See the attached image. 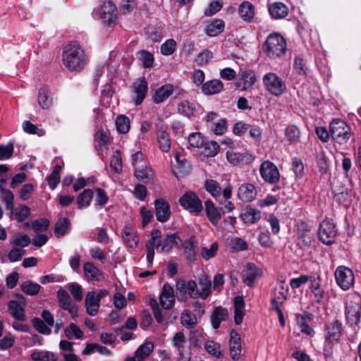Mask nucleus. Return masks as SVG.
<instances>
[{"label":"nucleus","instance_id":"f257e3e1","mask_svg":"<svg viewBox=\"0 0 361 361\" xmlns=\"http://www.w3.org/2000/svg\"><path fill=\"white\" fill-rule=\"evenodd\" d=\"M62 59L64 66L71 72L82 71L88 61L85 50L77 42H71L64 47Z\"/></svg>","mask_w":361,"mask_h":361},{"label":"nucleus","instance_id":"f03ea898","mask_svg":"<svg viewBox=\"0 0 361 361\" xmlns=\"http://www.w3.org/2000/svg\"><path fill=\"white\" fill-rule=\"evenodd\" d=\"M287 46L284 37L279 33H271L262 44L264 53L271 59L281 58L286 51Z\"/></svg>","mask_w":361,"mask_h":361},{"label":"nucleus","instance_id":"7ed1b4c3","mask_svg":"<svg viewBox=\"0 0 361 361\" xmlns=\"http://www.w3.org/2000/svg\"><path fill=\"white\" fill-rule=\"evenodd\" d=\"M262 84L265 90L276 97L287 92L286 82L275 72L266 73L262 77Z\"/></svg>","mask_w":361,"mask_h":361},{"label":"nucleus","instance_id":"20e7f679","mask_svg":"<svg viewBox=\"0 0 361 361\" xmlns=\"http://www.w3.org/2000/svg\"><path fill=\"white\" fill-rule=\"evenodd\" d=\"M94 14L108 26L114 25L117 19V9L111 0H102Z\"/></svg>","mask_w":361,"mask_h":361},{"label":"nucleus","instance_id":"39448f33","mask_svg":"<svg viewBox=\"0 0 361 361\" xmlns=\"http://www.w3.org/2000/svg\"><path fill=\"white\" fill-rule=\"evenodd\" d=\"M331 138L339 145L348 142L350 136V128L348 124L340 119H334L329 125Z\"/></svg>","mask_w":361,"mask_h":361},{"label":"nucleus","instance_id":"423d86ee","mask_svg":"<svg viewBox=\"0 0 361 361\" xmlns=\"http://www.w3.org/2000/svg\"><path fill=\"white\" fill-rule=\"evenodd\" d=\"M345 314L348 324L355 330L361 317V298L359 295L353 296L347 302Z\"/></svg>","mask_w":361,"mask_h":361},{"label":"nucleus","instance_id":"0eeeda50","mask_svg":"<svg viewBox=\"0 0 361 361\" xmlns=\"http://www.w3.org/2000/svg\"><path fill=\"white\" fill-rule=\"evenodd\" d=\"M179 203L182 207L191 214H199L203 209L202 201L193 192H185L179 199Z\"/></svg>","mask_w":361,"mask_h":361},{"label":"nucleus","instance_id":"6e6552de","mask_svg":"<svg viewBox=\"0 0 361 361\" xmlns=\"http://www.w3.org/2000/svg\"><path fill=\"white\" fill-rule=\"evenodd\" d=\"M337 285L343 290H347L354 284L353 271L345 266H339L334 273Z\"/></svg>","mask_w":361,"mask_h":361},{"label":"nucleus","instance_id":"1a4fd4ad","mask_svg":"<svg viewBox=\"0 0 361 361\" xmlns=\"http://www.w3.org/2000/svg\"><path fill=\"white\" fill-rule=\"evenodd\" d=\"M259 173L262 179L269 184L277 183L280 180V173L277 166L269 160L261 164Z\"/></svg>","mask_w":361,"mask_h":361},{"label":"nucleus","instance_id":"9d476101","mask_svg":"<svg viewBox=\"0 0 361 361\" xmlns=\"http://www.w3.org/2000/svg\"><path fill=\"white\" fill-rule=\"evenodd\" d=\"M325 340L329 344L337 343L340 341L343 324L338 320L334 319L331 322H327L325 324Z\"/></svg>","mask_w":361,"mask_h":361},{"label":"nucleus","instance_id":"9b49d317","mask_svg":"<svg viewBox=\"0 0 361 361\" xmlns=\"http://www.w3.org/2000/svg\"><path fill=\"white\" fill-rule=\"evenodd\" d=\"M263 271L253 263H247L242 271L243 282L249 287H254L255 281L262 277Z\"/></svg>","mask_w":361,"mask_h":361},{"label":"nucleus","instance_id":"f8f14e48","mask_svg":"<svg viewBox=\"0 0 361 361\" xmlns=\"http://www.w3.org/2000/svg\"><path fill=\"white\" fill-rule=\"evenodd\" d=\"M288 288L285 284L283 279H278L276 285L273 290L271 307L281 306L287 299Z\"/></svg>","mask_w":361,"mask_h":361},{"label":"nucleus","instance_id":"ddd939ff","mask_svg":"<svg viewBox=\"0 0 361 361\" xmlns=\"http://www.w3.org/2000/svg\"><path fill=\"white\" fill-rule=\"evenodd\" d=\"M318 235L324 244L331 245L333 243L336 235L334 224L328 220H324L320 224Z\"/></svg>","mask_w":361,"mask_h":361},{"label":"nucleus","instance_id":"4468645a","mask_svg":"<svg viewBox=\"0 0 361 361\" xmlns=\"http://www.w3.org/2000/svg\"><path fill=\"white\" fill-rule=\"evenodd\" d=\"M121 236L126 245L130 248H136L139 243L137 231L131 224H126L121 232Z\"/></svg>","mask_w":361,"mask_h":361},{"label":"nucleus","instance_id":"2eb2a0df","mask_svg":"<svg viewBox=\"0 0 361 361\" xmlns=\"http://www.w3.org/2000/svg\"><path fill=\"white\" fill-rule=\"evenodd\" d=\"M297 235L298 245L300 247H309L313 240V236L310 233L309 226L302 221L298 224Z\"/></svg>","mask_w":361,"mask_h":361},{"label":"nucleus","instance_id":"dca6fc26","mask_svg":"<svg viewBox=\"0 0 361 361\" xmlns=\"http://www.w3.org/2000/svg\"><path fill=\"white\" fill-rule=\"evenodd\" d=\"M21 301L11 300L8 302V311L10 314L18 321H25L24 307L25 305V298L21 296Z\"/></svg>","mask_w":361,"mask_h":361},{"label":"nucleus","instance_id":"f3484780","mask_svg":"<svg viewBox=\"0 0 361 361\" xmlns=\"http://www.w3.org/2000/svg\"><path fill=\"white\" fill-rule=\"evenodd\" d=\"M157 219L159 222L167 221L171 216L170 206L164 199H157L154 202Z\"/></svg>","mask_w":361,"mask_h":361},{"label":"nucleus","instance_id":"a211bd4d","mask_svg":"<svg viewBox=\"0 0 361 361\" xmlns=\"http://www.w3.org/2000/svg\"><path fill=\"white\" fill-rule=\"evenodd\" d=\"M159 300L161 306L166 310H169L173 306L175 295L173 288L171 285L167 283L164 285Z\"/></svg>","mask_w":361,"mask_h":361},{"label":"nucleus","instance_id":"6ab92c4d","mask_svg":"<svg viewBox=\"0 0 361 361\" xmlns=\"http://www.w3.org/2000/svg\"><path fill=\"white\" fill-rule=\"evenodd\" d=\"M257 196V190L254 185L251 183L242 184L238 190V198L245 202H252Z\"/></svg>","mask_w":361,"mask_h":361},{"label":"nucleus","instance_id":"aec40b11","mask_svg":"<svg viewBox=\"0 0 361 361\" xmlns=\"http://www.w3.org/2000/svg\"><path fill=\"white\" fill-rule=\"evenodd\" d=\"M85 305L87 314L92 317L95 316L100 307V301L97 298L94 291H89L85 299Z\"/></svg>","mask_w":361,"mask_h":361},{"label":"nucleus","instance_id":"412c9836","mask_svg":"<svg viewBox=\"0 0 361 361\" xmlns=\"http://www.w3.org/2000/svg\"><path fill=\"white\" fill-rule=\"evenodd\" d=\"M230 354L233 360L239 359L241 354V343L239 334L232 330L230 334Z\"/></svg>","mask_w":361,"mask_h":361},{"label":"nucleus","instance_id":"4be33fe9","mask_svg":"<svg viewBox=\"0 0 361 361\" xmlns=\"http://www.w3.org/2000/svg\"><path fill=\"white\" fill-rule=\"evenodd\" d=\"M180 240L179 238L174 233H168L163 240L159 241L156 245L158 252H169L174 244L178 245V241Z\"/></svg>","mask_w":361,"mask_h":361},{"label":"nucleus","instance_id":"5701e85b","mask_svg":"<svg viewBox=\"0 0 361 361\" xmlns=\"http://www.w3.org/2000/svg\"><path fill=\"white\" fill-rule=\"evenodd\" d=\"M147 82L145 78H140L134 84L133 92L136 95L135 103L140 105L144 100L147 92Z\"/></svg>","mask_w":361,"mask_h":361},{"label":"nucleus","instance_id":"b1692460","mask_svg":"<svg viewBox=\"0 0 361 361\" xmlns=\"http://www.w3.org/2000/svg\"><path fill=\"white\" fill-rule=\"evenodd\" d=\"M173 86L171 84L162 85L158 88L152 96L154 103L160 104L166 101L173 93Z\"/></svg>","mask_w":361,"mask_h":361},{"label":"nucleus","instance_id":"393cba45","mask_svg":"<svg viewBox=\"0 0 361 361\" xmlns=\"http://www.w3.org/2000/svg\"><path fill=\"white\" fill-rule=\"evenodd\" d=\"M204 188L207 192H208L219 204H222L221 195H223V191L219 183L213 179H209L205 181Z\"/></svg>","mask_w":361,"mask_h":361},{"label":"nucleus","instance_id":"a878e982","mask_svg":"<svg viewBox=\"0 0 361 361\" xmlns=\"http://www.w3.org/2000/svg\"><path fill=\"white\" fill-rule=\"evenodd\" d=\"M238 14L245 22H251L255 17V7L249 1H243L238 6Z\"/></svg>","mask_w":361,"mask_h":361},{"label":"nucleus","instance_id":"bb28decb","mask_svg":"<svg viewBox=\"0 0 361 361\" xmlns=\"http://www.w3.org/2000/svg\"><path fill=\"white\" fill-rule=\"evenodd\" d=\"M198 285L200 298L205 300L212 293V282L208 276L201 274L198 278Z\"/></svg>","mask_w":361,"mask_h":361},{"label":"nucleus","instance_id":"cd10ccee","mask_svg":"<svg viewBox=\"0 0 361 361\" xmlns=\"http://www.w3.org/2000/svg\"><path fill=\"white\" fill-rule=\"evenodd\" d=\"M37 100L42 109H48L51 107L53 99L50 91L47 87H42L39 90Z\"/></svg>","mask_w":361,"mask_h":361},{"label":"nucleus","instance_id":"c85d7f7f","mask_svg":"<svg viewBox=\"0 0 361 361\" xmlns=\"http://www.w3.org/2000/svg\"><path fill=\"white\" fill-rule=\"evenodd\" d=\"M207 216L214 226H216L221 219V213L212 200H207L204 203Z\"/></svg>","mask_w":361,"mask_h":361},{"label":"nucleus","instance_id":"c756f323","mask_svg":"<svg viewBox=\"0 0 361 361\" xmlns=\"http://www.w3.org/2000/svg\"><path fill=\"white\" fill-rule=\"evenodd\" d=\"M224 88V85L219 80H211L202 86V91L205 94H215L220 92Z\"/></svg>","mask_w":361,"mask_h":361},{"label":"nucleus","instance_id":"7c9ffc66","mask_svg":"<svg viewBox=\"0 0 361 361\" xmlns=\"http://www.w3.org/2000/svg\"><path fill=\"white\" fill-rule=\"evenodd\" d=\"M30 357L32 361H57V355L51 351L46 350H34Z\"/></svg>","mask_w":361,"mask_h":361},{"label":"nucleus","instance_id":"2f4dec72","mask_svg":"<svg viewBox=\"0 0 361 361\" xmlns=\"http://www.w3.org/2000/svg\"><path fill=\"white\" fill-rule=\"evenodd\" d=\"M271 16L276 19L285 18L288 13L287 6L281 2H276L269 6Z\"/></svg>","mask_w":361,"mask_h":361},{"label":"nucleus","instance_id":"473e14b6","mask_svg":"<svg viewBox=\"0 0 361 361\" xmlns=\"http://www.w3.org/2000/svg\"><path fill=\"white\" fill-rule=\"evenodd\" d=\"M228 310L226 308L219 306L216 307L212 315V324L214 329H217L221 322L226 319Z\"/></svg>","mask_w":361,"mask_h":361},{"label":"nucleus","instance_id":"72a5a7b5","mask_svg":"<svg viewBox=\"0 0 361 361\" xmlns=\"http://www.w3.org/2000/svg\"><path fill=\"white\" fill-rule=\"evenodd\" d=\"M83 269L85 276L90 281H99L102 276V272L92 262H85Z\"/></svg>","mask_w":361,"mask_h":361},{"label":"nucleus","instance_id":"f704fd0d","mask_svg":"<svg viewBox=\"0 0 361 361\" xmlns=\"http://www.w3.org/2000/svg\"><path fill=\"white\" fill-rule=\"evenodd\" d=\"M224 27L225 23L223 20L215 19L207 26L205 32L209 37H216L223 32Z\"/></svg>","mask_w":361,"mask_h":361},{"label":"nucleus","instance_id":"c9c22d12","mask_svg":"<svg viewBox=\"0 0 361 361\" xmlns=\"http://www.w3.org/2000/svg\"><path fill=\"white\" fill-rule=\"evenodd\" d=\"M245 303L243 297L236 296L234 298V319L236 324H240L243 322L244 316Z\"/></svg>","mask_w":361,"mask_h":361},{"label":"nucleus","instance_id":"e433bc0d","mask_svg":"<svg viewBox=\"0 0 361 361\" xmlns=\"http://www.w3.org/2000/svg\"><path fill=\"white\" fill-rule=\"evenodd\" d=\"M241 218L245 223L255 224L260 219L261 213L257 209L247 207L241 214Z\"/></svg>","mask_w":361,"mask_h":361},{"label":"nucleus","instance_id":"4c0bfd02","mask_svg":"<svg viewBox=\"0 0 361 361\" xmlns=\"http://www.w3.org/2000/svg\"><path fill=\"white\" fill-rule=\"evenodd\" d=\"M219 145L215 141L207 140L204 141V144L200 148V152L206 157H214L219 151Z\"/></svg>","mask_w":361,"mask_h":361},{"label":"nucleus","instance_id":"58836bf2","mask_svg":"<svg viewBox=\"0 0 361 361\" xmlns=\"http://www.w3.org/2000/svg\"><path fill=\"white\" fill-rule=\"evenodd\" d=\"M70 228V221L67 218H60L55 224L54 235L61 238L66 235Z\"/></svg>","mask_w":361,"mask_h":361},{"label":"nucleus","instance_id":"ea45409f","mask_svg":"<svg viewBox=\"0 0 361 361\" xmlns=\"http://www.w3.org/2000/svg\"><path fill=\"white\" fill-rule=\"evenodd\" d=\"M285 136L290 144H295L300 140V129L295 125H289L285 130Z\"/></svg>","mask_w":361,"mask_h":361},{"label":"nucleus","instance_id":"a19ab883","mask_svg":"<svg viewBox=\"0 0 361 361\" xmlns=\"http://www.w3.org/2000/svg\"><path fill=\"white\" fill-rule=\"evenodd\" d=\"M240 79L243 80V85H239L242 90H247L252 87L256 82V76L251 71H244L240 73Z\"/></svg>","mask_w":361,"mask_h":361},{"label":"nucleus","instance_id":"79ce46f5","mask_svg":"<svg viewBox=\"0 0 361 361\" xmlns=\"http://www.w3.org/2000/svg\"><path fill=\"white\" fill-rule=\"evenodd\" d=\"M180 322L187 329H192L196 326L197 319L196 315L192 314L189 310H184L180 316Z\"/></svg>","mask_w":361,"mask_h":361},{"label":"nucleus","instance_id":"37998d69","mask_svg":"<svg viewBox=\"0 0 361 361\" xmlns=\"http://www.w3.org/2000/svg\"><path fill=\"white\" fill-rule=\"evenodd\" d=\"M95 148L99 152L106 148L109 142L107 135L102 130H98L94 135Z\"/></svg>","mask_w":361,"mask_h":361},{"label":"nucleus","instance_id":"c03bdc74","mask_svg":"<svg viewBox=\"0 0 361 361\" xmlns=\"http://www.w3.org/2000/svg\"><path fill=\"white\" fill-rule=\"evenodd\" d=\"M21 290L23 293L29 295H36L39 293L41 286L31 281H26L20 285Z\"/></svg>","mask_w":361,"mask_h":361},{"label":"nucleus","instance_id":"a18cd8bd","mask_svg":"<svg viewBox=\"0 0 361 361\" xmlns=\"http://www.w3.org/2000/svg\"><path fill=\"white\" fill-rule=\"evenodd\" d=\"M93 191L91 189L85 190L78 197V207L81 209L87 207L92 201Z\"/></svg>","mask_w":361,"mask_h":361},{"label":"nucleus","instance_id":"49530a36","mask_svg":"<svg viewBox=\"0 0 361 361\" xmlns=\"http://www.w3.org/2000/svg\"><path fill=\"white\" fill-rule=\"evenodd\" d=\"M204 349L206 351L216 358H220L223 356L222 349L218 343L214 341H208L204 344Z\"/></svg>","mask_w":361,"mask_h":361},{"label":"nucleus","instance_id":"de8ad7c7","mask_svg":"<svg viewBox=\"0 0 361 361\" xmlns=\"http://www.w3.org/2000/svg\"><path fill=\"white\" fill-rule=\"evenodd\" d=\"M232 196V187L229 185H228L224 190H223V197L225 199V202L221 204L223 205V209H224V212H231L235 209V206L233 203L229 200L231 198Z\"/></svg>","mask_w":361,"mask_h":361},{"label":"nucleus","instance_id":"09e8293b","mask_svg":"<svg viewBox=\"0 0 361 361\" xmlns=\"http://www.w3.org/2000/svg\"><path fill=\"white\" fill-rule=\"evenodd\" d=\"M110 167L112 171L116 173H120L123 169V162L119 150L114 152V154L111 157Z\"/></svg>","mask_w":361,"mask_h":361},{"label":"nucleus","instance_id":"8fccbe9b","mask_svg":"<svg viewBox=\"0 0 361 361\" xmlns=\"http://www.w3.org/2000/svg\"><path fill=\"white\" fill-rule=\"evenodd\" d=\"M295 322L298 326L300 329V331L310 336H313L314 331L312 327L309 326L307 321L301 316L300 314H295Z\"/></svg>","mask_w":361,"mask_h":361},{"label":"nucleus","instance_id":"3c124183","mask_svg":"<svg viewBox=\"0 0 361 361\" xmlns=\"http://www.w3.org/2000/svg\"><path fill=\"white\" fill-rule=\"evenodd\" d=\"M153 349L154 344L152 342H146L140 345L135 352L138 361H142L152 353Z\"/></svg>","mask_w":361,"mask_h":361},{"label":"nucleus","instance_id":"603ef678","mask_svg":"<svg viewBox=\"0 0 361 361\" xmlns=\"http://www.w3.org/2000/svg\"><path fill=\"white\" fill-rule=\"evenodd\" d=\"M137 58L142 65L146 68H151L154 63V56L152 53L145 50H141L137 52Z\"/></svg>","mask_w":361,"mask_h":361},{"label":"nucleus","instance_id":"864d4df0","mask_svg":"<svg viewBox=\"0 0 361 361\" xmlns=\"http://www.w3.org/2000/svg\"><path fill=\"white\" fill-rule=\"evenodd\" d=\"M116 126L119 133H127L130 130V119L124 115H119L116 119Z\"/></svg>","mask_w":361,"mask_h":361},{"label":"nucleus","instance_id":"5fc2aeb1","mask_svg":"<svg viewBox=\"0 0 361 361\" xmlns=\"http://www.w3.org/2000/svg\"><path fill=\"white\" fill-rule=\"evenodd\" d=\"M135 176L139 178L140 180L144 183H148L151 180H152L154 173L151 169L147 167L145 164L143 168L138 170L137 169L135 170Z\"/></svg>","mask_w":361,"mask_h":361},{"label":"nucleus","instance_id":"6e6d98bb","mask_svg":"<svg viewBox=\"0 0 361 361\" xmlns=\"http://www.w3.org/2000/svg\"><path fill=\"white\" fill-rule=\"evenodd\" d=\"M64 332L68 339H80L83 336V332L74 323H71L70 325L66 328Z\"/></svg>","mask_w":361,"mask_h":361},{"label":"nucleus","instance_id":"4d7b16f0","mask_svg":"<svg viewBox=\"0 0 361 361\" xmlns=\"http://www.w3.org/2000/svg\"><path fill=\"white\" fill-rule=\"evenodd\" d=\"M31 240L26 234H19L13 237L10 241L11 245L14 247H25L30 245Z\"/></svg>","mask_w":361,"mask_h":361},{"label":"nucleus","instance_id":"13d9d810","mask_svg":"<svg viewBox=\"0 0 361 361\" xmlns=\"http://www.w3.org/2000/svg\"><path fill=\"white\" fill-rule=\"evenodd\" d=\"M185 336L183 332L178 331L173 336V345L177 349L178 353L186 351L185 348Z\"/></svg>","mask_w":361,"mask_h":361},{"label":"nucleus","instance_id":"bf43d9fd","mask_svg":"<svg viewBox=\"0 0 361 361\" xmlns=\"http://www.w3.org/2000/svg\"><path fill=\"white\" fill-rule=\"evenodd\" d=\"M177 42L173 39H169L163 43L160 47L161 54L170 56L174 53L176 49Z\"/></svg>","mask_w":361,"mask_h":361},{"label":"nucleus","instance_id":"052dcab7","mask_svg":"<svg viewBox=\"0 0 361 361\" xmlns=\"http://www.w3.org/2000/svg\"><path fill=\"white\" fill-rule=\"evenodd\" d=\"M178 111L180 114L190 117L193 115L195 108L193 104L189 102L188 100H185L178 104Z\"/></svg>","mask_w":361,"mask_h":361},{"label":"nucleus","instance_id":"680f3d73","mask_svg":"<svg viewBox=\"0 0 361 361\" xmlns=\"http://www.w3.org/2000/svg\"><path fill=\"white\" fill-rule=\"evenodd\" d=\"M57 299L62 308H67L73 303L68 293L62 288L57 291Z\"/></svg>","mask_w":361,"mask_h":361},{"label":"nucleus","instance_id":"e2e57ef3","mask_svg":"<svg viewBox=\"0 0 361 361\" xmlns=\"http://www.w3.org/2000/svg\"><path fill=\"white\" fill-rule=\"evenodd\" d=\"M157 140L161 150L164 152H168L171 149V139L168 133H161L157 134Z\"/></svg>","mask_w":361,"mask_h":361},{"label":"nucleus","instance_id":"0e129e2a","mask_svg":"<svg viewBox=\"0 0 361 361\" xmlns=\"http://www.w3.org/2000/svg\"><path fill=\"white\" fill-rule=\"evenodd\" d=\"M177 162V168L180 173L185 175L189 173L190 170V164L185 159H180V153L177 152L175 156Z\"/></svg>","mask_w":361,"mask_h":361},{"label":"nucleus","instance_id":"69168bd1","mask_svg":"<svg viewBox=\"0 0 361 361\" xmlns=\"http://www.w3.org/2000/svg\"><path fill=\"white\" fill-rule=\"evenodd\" d=\"M205 137L200 133H191L188 138L190 146L200 149L204 144Z\"/></svg>","mask_w":361,"mask_h":361},{"label":"nucleus","instance_id":"338daca9","mask_svg":"<svg viewBox=\"0 0 361 361\" xmlns=\"http://www.w3.org/2000/svg\"><path fill=\"white\" fill-rule=\"evenodd\" d=\"M68 290L76 301H81L82 299V286L76 283H71L67 285Z\"/></svg>","mask_w":361,"mask_h":361},{"label":"nucleus","instance_id":"774afa93","mask_svg":"<svg viewBox=\"0 0 361 361\" xmlns=\"http://www.w3.org/2000/svg\"><path fill=\"white\" fill-rule=\"evenodd\" d=\"M49 226V221L47 219H37L32 223V228L35 233L46 231Z\"/></svg>","mask_w":361,"mask_h":361}]
</instances>
